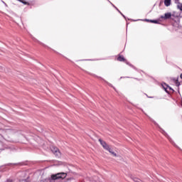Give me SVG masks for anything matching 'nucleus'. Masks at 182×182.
<instances>
[{
	"mask_svg": "<svg viewBox=\"0 0 182 182\" xmlns=\"http://www.w3.org/2000/svg\"><path fill=\"white\" fill-rule=\"evenodd\" d=\"M66 176V173H58L55 175H52V181H50V182H55V180H59V178H65Z\"/></svg>",
	"mask_w": 182,
	"mask_h": 182,
	"instance_id": "nucleus-1",
	"label": "nucleus"
},
{
	"mask_svg": "<svg viewBox=\"0 0 182 182\" xmlns=\"http://www.w3.org/2000/svg\"><path fill=\"white\" fill-rule=\"evenodd\" d=\"M50 149L52 153L55 154V157H60L61 154L60 151H59V149L55 147L54 146H51Z\"/></svg>",
	"mask_w": 182,
	"mask_h": 182,
	"instance_id": "nucleus-2",
	"label": "nucleus"
},
{
	"mask_svg": "<svg viewBox=\"0 0 182 182\" xmlns=\"http://www.w3.org/2000/svg\"><path fill=\"white\" fill-rule=\"evenodd\" d=\"M99 141H100L101 146H102L103 149H105V150H107V151L109 150V149L110 148V146H109V144H107L106 143V141H103V140L101 139H99Z\"/></svg>",
	"mask_w": 182,
	"mask_h": 182,
	"instance_id": "nucleus-3",
	"label": "nucleus"
},
{
	"mask_svg": "<svg viewBox=\"0 0 182 182\" xmlns=\"http://www.w3.org/2000/svg\"><path fill=\"white\" fill-rule=\"evenodd\" d=\"M171 16H173V14H171V13L170 12H168V13H166L164 14V16H161V19H164V21L167 20V19H170L171 18Z\"/></svg>",
	"mask_w": 182,
	"mask_h": 182,
	"instance_id": "nucleus-4",
	"label": "nucleus"
},
{
	"mask_svg": "<svg viewBox=\"0 0 182 182\" xmlns=\"http://www.w3.org/2000/svg\"><path fill=\"white\" fill-rule=\"evenodd\" d=\"M175 4H177L178 9L182 11V3H180V0H175Z\"/></svg>",
	"mask_w": 182,
	"mask_h": 182,
	"instance_id": "nucleus-5",
	"label": "nucleus"
},
{
	"mask_svg": "<svg viewBox=\"0 0 182 182\" xmlns=\"http://www.w3.org/2000/svg\"><path fill=\"white\" fill-rule=\"evenodd\" d=\"M162 87L166 92H168V90H167V89H169V90H173V89H171V87H170V86L167 85L166 84H162Z\"/></svg>",
	"mask_w": 182,
	"mask_h": 182,
	"instance_id": "nucleus-6",
	"label": "nucleus"
},
{
	"mask_svg": "<svg viewBox=\"0 0 182 182\" xmlns=\"http://www.w3.org/2000/svg\"><path fill=\"white\" fill-rule=\"evenodd\" d=\"M165 6H170L171 5V0H164Z\"/></svg>",
	"mask_w": 182,
	"mask_h": 182,
	"instance_id": "nucleus-7",
	"label": "nucleus"
},
{
	"mask_svg": "<svg viewBox=\"0 0 182 182\" xmlns=\"http://www.w3.org/2000/svg\"><path fill=\"white\" fill-rule=\"evenodd\" d=\"M107 151H109V153H110L111 154H112L114 156V157H117V154H115L114 151H113V150L112 149V148H109V149L107 150Z\"/></svg>",
	"mask_w": 182,
	"mask_h": 182,
	"instance_id": "nucleus-8",
	"label": "nucleus"
},
{
	"mask_svg": "<svg viewBox=\"0 0 182 182\" xmlns=\"http://www.w3.org/2000/svg\"><path fill=\"white\" fill-rule=\"evenodd\" d=\"M117 60H119V62H124V57L122 56V55H119L118 58H117Z\"/></svg>",
	"mask_w": 182,
	"mask_h": 182,
	"instance_id": "nucleus-9",
	"label": "nucleus"
},
{
	"mask_svg": "<svg viewBox=\"0 0 182 182\" xmlns=\"http://www.w3.org/2000/svg\"><path fill=\"white\" fill-rule=\"evenodd\" d=\"M133 180H134V181H135V182H142L141 180H140V179H139V178H134Z\"/></svg>",
	"mask_w": 182,
	"mask_h": 182,
	"instance_id": "nucleus-10",
	"label": "nucleus"
},
{
	"mask_svg": "<svg viewBox=\"0 0 182 182\" xmlns=\"http://www.w3.org/2000/svg\"><path fill=\"white\" fill-rule=\"evenodd\" d=\"M150 22H151V23H159L156 20H150Z\"/></svg>",
	"mask_w": 182,
	"mask_h": 182,
	"instance_id": "nucleus-11",
	"label": "nucleus"
},
{
	"mask_svg": "<svg viewBox=\"0 0 182 182\" xmlns=\"http://www.w3.org/2000/svg\"><path fill=\"white\" fill-rule=\"evenodd\" d=\"M18 1H19L20 2H22V4H23L24 5H26L28 4V2L23 1V0H18Z\"/></svg>",
	"mask_w": 182,
	"mask_h": 182,
	"instance_id": "nucleus-12",
	"label": "nucleus"
},
{
	"mask_svg": "<svg viewBox=\"0 0 182 182\" xmlns=\"http://www.w3.org/2000/svg\"><path fill=\"white\" fill-rule=\"evenodd\" d=\"M168 139L169 141H170L171 143H172V144H173V146H176V144H174V142H173V141H172L169 137H168Z\"/></svg>",
	"mask_w": 182,
	"mask_h": 182,
	"instance_id": "nucleus-13",
	"label": "nucleus"
},
{
	"mask_svg": "<svg viewBox=\"0 0 182 182\" xmlns=\"http://www.w3.org/2000/svg\"><path fill=\"white\" fill-rule=\"evenodd\" d=\"M176 84L177 86H180V83L178 82V81L177 80H176Z\"/></svg>",
	"mask_w": 182,
	"mask_h": 182,
	"instance_id": "nucleus-14",
	"label": "nucleus"
},
{
	"mask_svg": "<svg viewBox=\"0 0 182 182\" xmlns=\"http://www.w3.org/2000/svg\"><path fill=\"white\" fill-rule=\"evenodd\" d=\"M117 10L118 12H120V11H119V9H117ZM120 14H121V15H122V16H124V15L122 14L121 12H120Z\"/></svg>",
	"mask_w": 182,
	"mask_h": 182,
	"instance_id": "nucleus-15",
	"label": "nucleus"
},
{
	"mask_svg": "<svg viewBox=\"0 0 182 182\" xmlns=\"http://www.w3.org/2000/svg\"><path fill=\"white\" fill-rule=\"evenodd\" d=\"M146 22H150V20H149V19H146L145 20Z\"/></svg>",
	"mask_w": 182,
	"mask_h": 182,
	"instance_id": "nucleus-16",
	"label": "nucleus"
},
{
	"mask_svg": "<svg viewBox=\"0 0 182 182\" xmlns=\"http://www.w3.org/2000/svg\"><path fill=\"white\" fill-rule=\"evenodd\" d=\"M112 6H114V8H115V9H117V7L114 6V5H112Z\"/></svg>",
	"mask_w": 182,
	"mask_h": 182,
	"instance_id": "nucleus-17",
	"label": "nucleus"
},
{
	"mask_svg": "<svg viewBox=\"0 0 182 182\" xmlns=\"http://www.w3.org/2000/svg\"><path fill=\"white\" fill-rule=\"evenodd\" d=\"M112 6H114V8H115V9H117V7L114 6V5H112Z\"/></svg>",
	"mask_w": 182,
	"mask_h": 182,
	"instance_id": "nucleus-18",
	"label": "nucleus"
},
{
	"mask_svg": "<svg viewBox=\"0 0 182 182\" xmlns=\"http://www.w3.org/2000/svg\"><path fill=\"white\" fill-rule=\"evenodd\" d=\"M112 6H114V8H115V9H117V7L114 6V5H112Z\"/></svg>",
	"mask_w": 182,
	"mask_h": 182,
	"instance_id": "nucleus-19",
	"label": "nucleus"
},
{
	"mask_svg": "<svg viewBox=\"0 0 182 182\" xmlns=\"http://www.w3.org/2000/svg\"><path fill=\"white\" fill-rule=\"evenodd\" d=\"M112 6H114V8H115V9H117V7L114 6V5H112Z\"/></svg>",
	"mask_w": 182,
	"mask_h": 182,
	"instance_id": "nucleus-20",
	"label": "nucleus"
},
{
	"mask_svg": "<svg viewBox=\"0 0 182 182\" xmlns=\"http://www.w3.org/2000/svg\"><path fill=\"white\" fill-rule=\"evenodd\" d=\"M112 6H114V8H115V9H117V7L114 6V5H112Z\"/></svg>",
	"mask_w": 182,
	"mask_h": 182,
	"instance_id": "nucleus-21",
	"label": "nucleus"
},
{
	"mask_svg": "<svg viewBox=\"0 0 182 182\" xmlns=\"http://www.w3.org/2000/svg\"><path fill=\"white\" fill-rule=\"evenodd\" d=\"M47 163H48V164H49V163H50V161H48Z\"/></svg>",
	"mask_w": 182,
	"mask_h": 182,
	"instance_id": "nucleus-22",
	"label": "nucleus"
},
{
	"mask_svg": "<svg viewBox=\"0 0 182 182\" xmlns=\"http://www.w3.org/2000/svg\"><path fill=\"white\" fill-rule=\"evenodd\" d=\"M180 77H181V79H182V74H181Z\"/></svg>",
	"mask_w": 182,
	"mask_h": 182,
	"instance_id": "nucleus-23",
	"label": "nucleus"
},
{
	"mask_svg": "<svg viewBox=\"0 0 182 182\" xmlns=\"http://www.w3.org/2000/svg\"><path fill=\"white\" fill-rule=\"evenodd\" d=\"M41 182H46V181H41Z\"/></svg>",
	"mask_w": 182,
	"mask_h": 182,
	"instance_id": "nucleus-24",
	"label": "nucleus"
},
{
	"mask_svg": "<svg viewBox=\"0 0 182 182\" xmlns=\"http://www.w3.org/2000/svg\"><path fill=\"white\" fill-rule=\"evenodd\" d=\"M23 182H26V180H23Z\"/></svg>",
	"mask_w": 182,
	"mask_h": 182,
	"instance_id": "nucleus-25",
	"label": "nucleus"
}]
</instances>
